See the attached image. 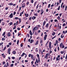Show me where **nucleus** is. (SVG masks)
Listing matches in <instances>:
<instances>
[{"label": "nucleus", "instance_id": "27", "mask_svg": "<svg viewBox=\"0 0 67 67\" xmlns=\"http://www.w3.org/2000/svg\"><path fill=\"white\" fill-rule=\"evenodd\" d=\"M15 19L16 20H18L19 19V18L16 17L15 18Z\"/></svg>", "mask_w": 67, "mask_h": 67}, {"label": "nucleus", "instance_id": "22", "mask_svg": "<svg viewBox=\"0 0 67 67\" xmlns=\"http://www.w3.org/2000/svg\"><path fill=\"white\" fill-rule=\"evenodd\" d=\"M34 15L35 16H38V15H37V13H35L34 14Z\"/></svg>", "mask_w": 67, "mask_h": 67}, {"label": "nucleus", "instance_id": "60", "mask_svg": "<svg viewBox=\"0 0 67 67\" xmlns=\"http://www.w3.org/2000/svg\"><path fill=\"white\" fill-rule=\"evenodd\" d=\"M7 66H9V63H8V62L7 63Z\"/></svg>", "mask_w": 67, "mask_h": 67}, {"label": "nucleus", "instance_id": "34", "mask_svg": "<svg viewBox=\"0 0 67 67\" xmlns=\"http://www.w3.org/2000/svg\"><path fill=\"white\" fill-rule=\"evenodd\" d=\"M31 58L32 59L33 58V55H31Z\"/></svg>", "mask_w": 67, "mask_h": 67}, {"label": "nucleus", "instance_id": "23", "mask_svg": "<svg viewBox=\"0 0 67 67\" xmlns=\"http://www.w3.org/2000/svg\"><path fill=\"white\" fill-rule=\"evenodd\" d=\"M13 54H16V52L14 51H13Z\"/></svg>", "mask_w": 67, "mask_h": 67}, {"label": "nucleus", "instance_id": "3", "mask_svg": "<svg viewBox=\"0 0 67 67\" xmlns=\"http://www.w3.org/2000/svg\"><path fill=\"white\" fill-rule=\"evenodd\" d=\"M47 37V35L46 34L44 35V41H45V40H46Z\"/></svg>", "mask_w": 67, "mask_h": 67}, {"label": "nucleus", "instance_id": "24", "mask_svg": "<svg viewBox=\"0 0 67 67\" xmlns=\"http://www.w3.org/2000/svg\"><path fill=\"white\" fill-rule=\"evenodd\" d=\"M49 48L50 50L52 49V47H51V45H49Z\"/></svg>", "mask_w": 67, "mask_h": 67}, {"label": "nucleus", "instance_id": "62", "mask_svg": "<svg viewBox=\"0 0 67 67\" xmlns=\"http://www.w3.org/2000/svg\"><path fill=\"white\" fill-rule=\"evenodd\" d=\"M34 2V1L33 0H31V3H33Z\"/></svg>", "mask_w": 67, "mask_h": 67}, {"label": "nucleus", "instance_id": "58", "mask_svg": "<svg viewBox=\"0 0 67 67\" xmlns=\"http://www.w3.org/2000/svg\"><path fill=\"white\" fill-rule=\"evenodd\" d=\"M4 67H7V66L6 65V64H5L4 65Z\"/></svg>", "mask_w": 67, "mask_h": 67}, {"label": "nucleus", "instance_id": "47", "mask_svg": "<svg viewBox=\"0 0 67 67\" xmlns=\"http://www.w3.org/2000/svg\"><path fill=\"white\" fill-rule=\"evenodd\" d=\"M21 34L20 33H18V36H19V35H20Z\"/></svg>", "mask_w": 67, "mask_h": 67}, {"label": "nucleus", "instance_id": "36", "mask_svg": "<svg viewBox=\"0 0 67 67\" xmlns=\"http://www.w3.org/2000/svg\"><path fill=\"white\" fill-rule=\"evenodd\" d=\"M56 44H58V41L56 40Z\"/></svg>", "mask_w": 67, "mask_h": 67}, {"label": "nucleus", "instance_id": "13", "mask_svg": "<svg viewBox=\"0 0 67 67\" xmlns=\"http://www.w3.org/2000/svg\"><path fill=\"white\" fill-rule=\"evenodd\" d=\"M30 35H31V36L32 35V31H31V30H30Z\"/></svg>", "mask_w": 67, "mask_h": 67}, {"label": "nucleus", "instance_id": "51", "mask_svg": "<svg viewBox=\"0 0 67 67\" xmlns=\"http://www.w3.org/2000/svg\"><path fill=\"white\" fill-rule=\"evenodd\" d=\"M65 25H66L65 23L63 24V26H65Z\"/></svg>", "mask_w": 67, "mask_h": 67}, {"label": "nucleus", "instance_id": "49", "mask_svg": "<svg viewBox=\"0 0 67 67\" xmlns=\"http://www.w3.org/2000/svg\"><path fill=\"white\" fill-rule=\"evenodd\" d=\"M38 5H39V4H38L36 8L37 9V8H38Z\"/></svg>", "mask_w": 67, "mask_h": 67}, {"label": "nucleus", "instance_id": "40", "mask_svg": "<svg viewBox=\"0 0 67 67\" xmlns=\"http://www.w3.org/2000/svg\"><path fill=\"white\" fill-rule=\"evenodd\" d=\"M54 22H56L58 21V20H57V19H56L54 20Z\"/></svg>", "mask_w": 67, "mask_h": 67}, {"label": "nucleus", "instance_id": "35", "mask_svg": "<svg viewBox=\"0 0 67 67\" xmlns=\"http://www.w3.org/2000/svg\"><path fill=\"white\" fill-rule=\"evenodd\" d=\"M64 53V52L63 51L61 52L60 53L61 54H63V53Z\"/></svg>", "mask_w": 67, "mask_h": 67}, {"label": "nucleus", "instance_id": "54", "mask_svg": "<svg viewBox=\"0 0 67 67\" xmlns=\"http://www.w3.org/2000/svg\"><path fill=\"white\" fill-rule=\"evenodd\" d=\"M12 59H15V57H12Z\"/></svg>", "mask_w": 67, "mask_h": 67}, {"label": "nucleus", "instance_id": "43", "mask_svg": "<svg viewBox=\"0 0 67 67\" xmlns=\"http://www.w3.org/2000/svg\"><path fill=\"white\" fill-rule=\"evenodd\" d=\"M16 14V12H14L13 13L14 15H15V14Z\"/></svg>", "mask_w": 67, "mask_h": 67}, {"label": "nucleus", "instance_id": "64", "mask_svg": "<svg viewBox=\"0 0 67 67\" xmlns=\"http://www.w3.org/2000/svg\"><path fill=\"white\" fill-rule=\"evenodd\" d=\"M58 40L59 41H60L61 40V39L60 38H59Z\"/></svg>", "mask_w": 67, "mask_h": 67}, {"label": "nucleus", "instance_id": "32", "mask_svg": "<svg viewBox=\"0 0 67 67\" xmlns=\"http://www.w3.org/2000/svg\"><path fill=\"white\" fill-rule=\"evenodd\" d=\"M12 24H13V23H12V22H11L10 24V25H12Z\"/></svg>", "mask_w": 67, "mask_h": 67}, {"label": "nucleus", "instance_id": "17", "mask_svg": "<svg viewBox=\"0 0 67 67\" xmlns=\"http://www.w3.org/2000/svg\"><path fill=\"white\" fill-rule=\"evenodd\" d=\"M48 25H49V24L48 23L46 25V27L47 28H48Z\"/></svg>", "mask_w": 67, "mask_h": 67}, {"label": "nucleus", "instance_id": "42", "mask_svg": "<svg viewBox=\"0 0 67 67\" xmlns=\"http://www.w3.org/2000/svg\"><path fill=\"white\" fill-rule=\"evenodd\" d=\"M17 29L18 30H20V28H19V27H18L17 28Z\"/></svg>", "mask_w": 67, "mask_h": 67}, {"label": "nucleus", "instance_id": "33", "mask_svg": "<svg viewBox=\"0 0 67 67\" xmlns=\"http://www.w3.org/2000/svg\"><path fill=\"white\" fill-rule=\"evenodd\" d=\"M16 28V26L15 25V26H14V28H13V29L14 30V29H15Z\"/></svg>", "mask_w": 67, "mask_h": 67}, {"label": "nucleus", "instance_id": "59", "mask_svg": "<svg viewBox=\"0 0 67 67\" xmlns=\"http://www.w3.org/2000/svg\"><path fill=\"white\" fill-rule=\"evenodd\" d=\"M20 47H23V44H21Z\"/></svg>", "mask_w": 67, "mask_h": 67}, {"label": "nucleus", "instance_id": "53", "mask_svg": "<svg viewBox=\"0 0 67 67\" xmlns=\"http://www.w3.org/2000/svg\"><path fill=\"white\" fill-rule=\"evenodd\" d=\"M5 64V62H3V65H4Z\"/></svg>", "mask_w": 67, "mask_h": 67}, {"label": "nucleus", "instance_id": "18", "mask_svg": "<svg viewBox=\"0 0 67 67\" xmlns=\"http://www.w3.org/2000/svg\"><path fill=\"white\" fill-rule=\"evenodd\" d=\"M38 43V41H36V44H35V45H37Z\"/></svg>", "mask_w": 67, "mask_h": 67}, {"label": "nucleus", "instance_id": "44", "mask_svg": "<svg viewBox=\"0 0 67 67\" xmlns=\"http://www.w3.org/2000/svg\"><path fill=\"white\" fill-rule=\"evenodd\" d=\"M2 41H4V40H5V38H2Z\"/></svg>", "mask_w": 67, "mask_h": 67}, {"label": "nucleus", "instance_id": "25", "mask_svg": "<svg viewBox=\"0 0 67 67\" xmlns=\"http://www.w3.org/2000/svg\"><path fill=\"white\" fill-rule=\"evenodd\" d=\"M64 37V36H63V35H62L61 36V38H63Z\"/></svg>", "mask_w": 67, "mask_h": 67}, {"label": "nucleus", "instance_id": "39", "mask_svg": "<svg viewBox=\"0 0 67 67\" xmlns=\"http://www.w3.org/2000/svg\"><path fill=\"white\" fill-rule=\"evenodd\" d=\"M67 6H65V11H66V10H67Z\"/></svg>", "mask_w": 67, "mask_h": 67}, {"label": "nucleus", "instance_id": "11", "mask_svg": "<svg viewBox=\"0 0 67 67\" xmlns=\"http://www.w3.org/2000/svg\"><path fill=\"white\" fill-rule=\"evenodd\" d=\"M8 36H11V34H10V32L8 33Z\"/></svg>", "mask_w": 67, "mask_h": 67}, {"label": "nucleus", "instance_id": "21", "mask_svg": "<svg viewBox=\"0 0 67 67\" xmlns=\"http://www.w3.org/2000/svg\"><path fill=\"white\" fill-rule=\"evenodd\" d=\"M37 57L38 58H40V55L38 54H37Z\"/></svg>", "mask_w": 67, "mask_h": 67}, {"label": "nucleus", "instance_id": "1", "mask_svg": "<svg viewBox=\"0 0 67 67\" xmlns=\"http://www.w3.org/2000/svg\"><path fill=\"white\" fill-rule=\"evenodd\" d=\"M48 53H47L46 54V56L44 57V58L46 59H47L48 58V57H47V56H48Z\"/></svg>", "mask_w": 67, "mask_h": 67}, {"label": "nucleus", "instance_id": "12", "mask_svg": "<svg viewBox=\"0 0 67 67\" xmlns=\"http://www.w3.org/2000/svg\"><path fill=\"white\" fill-rule=\"evenodd\" d=\"M25 53H23L21 55V57H23L25 55Z\"/></svg>", "mask_w": 67, "mask_h": 67}, {"label": "nucleus", "instance_id": "31", "mask_svg": "<svg viewBox=\"0 0 67 67\" xmlns=\"http://www.w3.org/2000/svg\"><path fill=\"white\" fill-rule=\"evenodd\" d=\"M19 23H20L21 22V19L19 18Z\"/></svg>", "mask_w": 67, "mask_h": 67}, {"label": "nucleus", "instance_id": "30", "mask_svg": "<svg viewBox=\"0 0 67 67\" xmlns=\"http://www.w3.org/2000/svg\"><path fill=\"white\" fill-rule=\"evenodd\" d=\"M43 42V41L41 40L40 41V43L41 44H42V43Z\"/></svg>", "mask_w": 67, "mask_h": 67}, {"label": "nucleus", "instance_id": "20", "mask_svg": "<svg viewBox=\"0 0 67 67\" xmlns=\"http://www.w3.org/2000/svg\"><path fill=\"white\" fill-rule=\"evenodd\" d=\"M60 58H59L58 59V58H56V60H57H57H60Z\"/></svg>", "mask_w": 67, "mask_h": 67}, {"label": "nucleus", "instance_id": "63", "mask_svg": "<svg viewBox=\"0 0 67 67\" xmlns=\"http://www.w3.org/2000/svg\"><path fill=\"white\" fill-rule=\"evenodd\" d=\"M26 4L27 5H29V2H27Z\"/></svg>", "mask_w": 67, "mask_h": 67}, {"label": "nucleus", "instance_id": "2", "mask_svg": "<svg viewBox=\"0 0 67 67\" xmlns=\"http://www.w3.org/2000/svg\"><path fill=\"white\" fill-rule=\"evenodd\" d=\"M13 16V14L11 13L9 17H10V18H12Z\"/></svg>", "mask_w": 67, "mask_h": 67}, {"label": "nucleus", "instance_id": "28", "mask_svg": "<svg viewBox=\"0 0 67 67\" xmlns=\"http://www.w3.org/2000/svg\"><path fill=\"white\" fill-rule=\"evenodd\" d=\"M55 34V32H54L52 34V35L53 36H54V35Z\"/></svg>", "mask_w": 67, "mask_h": 67}, {"label": "nucleus", "instance_id": "45", "mask_svg": "<svg viewBox=\"0 0 67 67\" xmlns=\"http://www.w3.org/2000/svg\"><path fill=\"white\" fill-rule=\"evenodd\" d=\"M60 6H59L58 9V10H60Z\"/></svg>", "mask_w": 67, "mask_h": 67}, {"label": "nucleus", "instance_id": "57", "mask_svg": "<svg viewBox=\"0 0 67 67\" xmlns=\"http://www.w3.org/2000/svg\"><path fill=\"white\" fill-rule=\"evenodd\" d=\"M8 44L9 45H11L12 44L11 43V42H10L9 43H8Z\"/></svg>", "mask_w": 67, "mask_h": 67}, {"label": "nucleus", "instance_id": "50", "mask_svg": "<svg viewBox=\"0 0 67 67\" xmlns=\"http://www.w3.org/2000/svg\"><path fill=\"white\" fill-rule=\"evenodd\" d=\"M62 13H61L59 14V15L60 17H61V16H62Z\"/></svg>", "mask_w": 67, "mask_h": 67}, {"label": "nucleus", "instance_id": "4", "mask_svg": "<svg viewBox=\"0 0 67 67\" xmlns=\"http://www.w3.org/2000/svg\"><path fill=\"white\" fill-rule=\"evenodd\" d=\"M10 51H11V50L10 49H8L7 53H8V54H9V55H10Z\"/></svg>", "mask_w": 67, "mask_h": 67}, {"label": "nucleus", "instance_id": "6", "mask_svg": "<svg viewBox=\"0 0 67 67\" xmlns=\"http://www.w3.org/2000/svg\"><path fill=\"white\" fill-rule=\"evenodd\" d=\"M24 10H23L22 13H20V16H22V14H23L24 13Z\"/></svg>", "mask_w": 67, "mask_h": 67}, {"label": "nucleus", "instance_id": "56", "mask_svg": "<svg viewBox=\"0 0 67 67\" xmlns=\"http://www.w3.org/2000/svg\"><path fill=\"white\" fill-rule=\"evenodd\" d=\"M62 2V0H59V3H60Z\"/></svg>", "mask_w": 67, "mask_h": 67}, {"label": "nucleus", "instance_id": "16", "mask_svg": "<svg viewBox=\"0 0 67 67\" xmlns=\"http://www.w3.org/2000/svg\"><path fill=\"white\" fill-rule=\"evenodd\" d=\"M34 42V40H31L30 43H32Z\"/></svg>", "mask_w": 67, "mask_h": 67}, {"label": "nucleus", "instance_id": "10", "mask_svg": "<svg viewBox=\"0 0 67 67\" xmlns=\"http://www.w3.org/2000/svg\"><path fill=\"white\" fill-rule=\"evenodd\" d=\"M36 18V17L34 16L33 17H32V19H33V20Z\"/></svg>", "mask_w": 67, "mask_h": 67}, {"label": "nucleus", "instance_id": "9", "mask_svg": "<svg viewBox=\"0 0 67 67\" xmlns=\"http://www.w3.org/2000/svg\"><path fill=\"white\" fill-rule=\"evenodd\" d=\"M25 16H26V18H27V17L29 16V14H26V13H25Z\"/></svg>", "mask_w": 67, "mask_h": 67}, {"label": "nucleus", "instance_id": "14", "mask_svg": "<svg viewBox=\"0 0 67 67\" xmlns=\"http://www.w3.org/2000/svg\"><path fill=\"white\" fill-rule=\"evenodd\" d=\"M57 19H58V20H60V17L59 16L57 18Z\"/></svg>", "mask_w": 67, "mask_h": 67}, {"label": "nucleus", "instance_id": "61", "mask_svg": "<svg viewBox=\"0 0 67 67\" xmlns=\"http://www.w3.org/2000/svg\"><path fill=\"white\" fill-rule=\"evenodd\" d=\"M49 52L50 53V54H51V53H52V51H49Z\"/></svg>", "mask_w": 67, "mask_h": 67}, {"label": "nucleus", "instance_id": "41", "mask_svg": "<svg viewBox=\"0 0 67 67\" xmlns=\"http://www.w3.org/2000/svg\"><path fill=\"white\" fill-rule=\"evenodd\" d=\"M56 36H54V37H53L52 38V40H53V39H54V38H55L56 37Z\"/></svg>", "mask_w": 67, "mask_h": 67}, {"label": "nucleus", "instance_id": "55", "mask_svg": "<svg viewBox=\"0 0 67 67\" xmlns=\"http://www.w3.org/2000/svg\"><path fill=\"white\" fill-rule=\"evenodd\" d=\"M25 5H24L22 6V8H24L25 7Z\"/></svg>", "mask_w": 67, "mask_h": 67}, {"label": "nucleus", "instance_id": "46", "mask_svg": "<svg viewBox=\"0 0 67 67\" xmlns=\"http://www.w3.org/2000/svg\"><path fill=\"white\" fill-rule=\"evenodd\" d=\"M50 6H51V4H49L48 5V7L49 8H50Z\"/></svg>", "mask_w": 67, "mask_h": 67}, {"label": "nucleus", "instance_id": "48", "mask_svg": "<svg viewBox=\"0 0 67 67\" xmlns=\"http://www.w3.org/2000/svg\"><path fill=\"white\" fill-rule=\"evenodd\" d=\"M19 40H18L17 42V44L18 45V44H19Z\"/></svg>", "mask_w": 67, "mask_h": 67}, {"label": "nucleus", "instance_id": "38", "mask_svg": "<svg viewBox=\"0 0 67 67\" xmlns=\"http://www.w3.org/2000/svg\"><path fill=\"white\" fill-rule=\"evenodd\" d=\"M9 4L10 5H13V3H9Z\"/></svg>", "mask_w": 67, "mask_h": 67}, {"label": "nucleus", "instance_id": "15", "mask_svg": "<svg viewBox=\"0 0 67 67\" xmlns=\"http://www.w3.org/2000/svg\"><path fill=\"white\" fill-rule=\"evenodd\" d=\"M63 44L62 43H61L60 44V47H62V46H63Z\"/></svg>", "mask_w": 67, "mask_h": 67}, {"label": "nucleus", "instance_id": "37", "mask_svg": "<svg viewBox=\"0 0 67 67\" xmlns=\"http://www.w3.org/2000/svg\"><path fill=\"white\" fill-rule=\"evenodd\" d=\"M5 34V32H4L3 33V34H2V35L4 36Z\"/></svg>", "mask_w": 67, "mask_h": 67}, {"label": "nucleus", "instance_id": "7", "mask_svg": "<svg viewBox=\"0 0 67 67\" xmlns=\"http://www.w3.org/2000/svg\"><path fill=\"white\" fill-rule=\"evenodd\" d=\"M41 15H42L43 13H44V11H43V10L41 9Z\"/></svg>", "mask_w": 67, "mask_h": 67}, {"label": "nucleus", "instance_id": "26", "mask_svg": "<svg viewBox=\"0 0 67 67\" xmlns=\"http://www.w3.org/2000/svg\"><path fill=\"white\" fill-rule=\"evenodd\" d=\"M14 65V64H12L10 65V66H11V67H13Z\"/></svg>", "mask_w": 67, "mask_h": 67}, {"label": "nucleus", "instance_id": "52", "mask_svg": "<svg viewBox=\"0 0 67 67\" xmlns=\"http://www.w3.org/2000/svg\"><path fill=\"white\" fill-rule=\"evenodd\" d=\"M36 2H35L34 4V6L35 7V6L36 5Z\"/></svg>", "mask_w": 67, "mask_h": 67}, {"label": "nucleus", "instance_id": "19", "mask_svg": "<svg viewBox=\"0 0 67 67\" xmlns=\"http://www.w3.org/2000/svg\"><path fill=\"white\" fill-rule=\"evenodd\" d=\"M45 24H46V21H44L43 22V26H44Z\"/></svg>", "mask_w": 67, "mask_h": 67}, {"label": "nucleus", "instance_id": "8", "mask_svg": "<svg viewBox=\"0 0 67 67\" xmlns=\"http://www.w3.org/2000/svg\"><path fill=\"white\" fill-rule=\"evenodd\" d=\"M36 63H38V60L37 59H36V61L35 62V64H36Z\"/></svg>", "mask_w": 67, "mask_h": 67}, {"label": "nucleus", "instance_id": "5", "mask_svg": "<svg viewBox=\"0 0 67 67\" xmlns=\"http://www.w3.org/2000/svg\"><path fill=\"white\" fill-rule=\"evenodd\" d=\"M37 29H38L37 27H34L33 29V31H35V30H37Z\"/></svg>", "mask_w": 67, "mask_h": 67}, {"label": "nucleus", "instance_id": "29", "mask_svg": "<svg viewBox=\"0 0 67 67\" xmlns=\"http://www.w3.org/2000/svg\"><path fill=\"white\" fill-rule=\"evenodd\" d=\"M38 61L39 62V63H40V58H38Z\"/></svg>", "mask_w": 67, "mask_h": 67}]
</instances>
